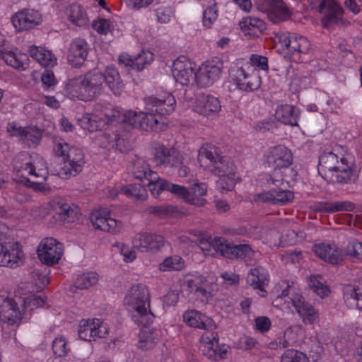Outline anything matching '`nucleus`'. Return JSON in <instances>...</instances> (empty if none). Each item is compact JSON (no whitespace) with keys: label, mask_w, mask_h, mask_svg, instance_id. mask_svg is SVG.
Instances as JSON below:
<instances>
[{"label":"nucleus","mask_w":362,"mask_h":362,"mask_svg":"<svg viewBox=\"0 0 362 362\" xmlns=\"http://www.w3.org/2000/svg\"><path fill=\"white\" fill-rule=\"evenodd\" d=\"M197 160L201 166L206 164L213 174L220 177L218 184L222 189L231 190L233 188L235 183V166L229 158L220 156L214 146H203L199 151Z\"/></svg>","instance_id":"1"},{"label":"nucleus","mask_w":362,"mask_h":362,"mask_svg":"<svg viewBox=\"0 0 362 362\" xmlns=\"http://www.w3.org/2000/svg\"><path fill=\"white\" fill-rule=\"evenodd\" d=\"M102 72L91 70L72 78L66 83V89L74 96L83 101H92L100 96L104 90Z\"/></svg>","instance_id":"2"},{"label":"nucleus","mask_w":362,"mask_h":362,"mask_svg":"<svg viewBox=\"0 0 362 362\" xmlns=\"http://www.w3.org/2000/svg\"><path fill=\"white\" fill-rule=\"evenodd\" d=\"M317 170L321 177L329 183L346 184L354 180L353 170L346 158L339 157L329 151L319 157Z\"/></svg>","instance_id":"3"},{"label":"nucleus","mask_w":362,"mask_h":362,"mask_svg":"<svg viewBox=\"0 0 362 362\" xmlns=\"http://www.w3.org/2000/svg\"><path fill=\"white\" fill-rule=\"evenodd\" d=\"M124 303L132 312V318L137 325H150L154 315L150 310V296L147 287L143 284L133 285L124 298Z\"/></svg>","instance_id":"4"},{"label":"nucleus","mask_w":362,"mask_h":362,"mask_svg":"<svg viewBox=\"0 0 362 362\" xmlns=\"http://www.w3.org/2000/svg\"><path fill=\"white\" fill-rule=\"evenodd\" d=\"M146 110V112L129 110L123 114L114 110L111 114H105L106 124L122 123L145 131L159 129L158 125L161 119L155 111Z\"/></svg>","instance_id":"5"},{"label":"nucleus","mask_w":362,"mask_h":362,"mask_svg":"<svg viewBox=\"0 0 362 362\" xmlns=\"http://www.w3.org/2000/svg\"><path fill=\"white\" fill-rule=\"evenodd\" d=\"M211 240L210 244L216 252L226 258L247 262L251 260L254 256V251L248 244L235 245L228 243L225 238L221 237H215Z\"/></svg>","instance_id":"6"},{"label":"nucleus","mask_w":362,"mask_h":362,"mask_svg":"<svg viewBox=\"0 0 362 362\" xmlns=\"http://www.w3.org/2000/svg\"><path fill=\"white\" fill-rule=\"evenodd\" d=\"M267 162L269 167L274 170L272 177L279 174L282 177V170L287 169L293 163V153L284 146H276L269 151Z\"/></svg>","instance_id":"7"},{"label":"nucleus","mask_w":362,"mask_h":362,"mask_svg":"<svg viewBox=\"0 0 362 362\" xmlns=\"http://www.w3.org/2000/svg\"><path fill=\"white\" fill-rule=\"evenodd\" d=\"M49 206L54 212V217L63 224L73 223L80 219L79 208L73 203L66 202L62 197H56L49 202Z\"/></svg>","instance_id":"8"},{"label":"nucleus","mask_w":362,"mask_h":362,"mask_svg":"<svg viewBox=\"0 0 362 362\" xmlns=\"http://www.w3.org/2000/svg\"><path fill=\"white\" fill-rule=\"evenodd\" d=\"M37 252L42 263L53 265L58 263L63 255L62 244L52 238H45L40 243Z\"/></svg>","instance_id":"9"},{"label":"nucleus","mask_w":362,"mask_h":362,"mask_svg":"<svg viewBox=\"0 0 362 362\" xmlns=\"http://www.w3.org/2000/svg\"><path fill=\"white\" fill-rule=\"evenodd\" d=\"M182 290L192 298L207 302L211 298V284L200 276L186 280L182 285Z\"/></svg>","instance_id":"10"},{"label":"nucleus","mask_w":362,"mask_h":362,"mask_svg":"<svg viewBox=\"0 0 362 362\" xmlns=\"http://www.w3.org/2000/svg\"><path fill=\"white\" fill-rule=\"evenodd\" d=\"M11 21L16 30H27L40 25L42 17L37 10L23 8L12 16Z\"/></svg>","instance_id":"11"},{"label":"nucleus","mask_w":362,"mask_h":362,"mask_svg":"<svg viewBox=\"0 0 362 362\" xmlns=\"http://www.w3.org/2000/svg\"><path fill=\"white\" fill-rule=\"evenodd\" d=\"M318 11L323 16L321 23L325 28L338 24L342 19L343 9L334 0H322Z\"/></svg>","instance_id":"12"},{"label":"nucleus","mask_w":362,"mask_h":362,"mask_svg":"<svg viewBox=\"0 0 362 362\" xmlns=\"http://www.w3.org/2000/svg\"><path fill=\"white\" fill-rule=\"evenodd\" d=\"M222 69L223 62L220 60L208 62L195 74L196 83L201 87H206L213 84L219 78Z\"/></svg>","instance_id":"13"},{"label":"nucleus","mask_w":362,"mask_h":362,"mask_svg":"<svg viewBox=\"0 0 362 362\" xmlns=\"http://www.w3.org/2000/svg\"><path fill=\"white\" fill-rule=\"evenodd\" d=\"M23 251L21 250L20 244L18 242L1 244V267L16 268L23 264Z\"/></svg>","instance_id":"14"},{"label":"nucleus","mask_w":362,"mask_h":362,"mask_svg":"<svg viewBox=\"0 0 362 362\" xmlns=\"http://www.w3.org/2000/svg\"><path fill=\"white\" fill-rule=\"evenodd\" d=\"M262 10L274 23L288 20L291 14L283 0H264Z\"/></svg>","instance_id":"15"},{"label":"nucleus","mask_w":362,"mask_h":362,"mask_svg":"<svg viewBox=\"0 0 362 362\" xmlns=\"http://www.w3.org/2000/svg\"><path fill=\"white\" fill-rule=\"evenodd\" d=\"M175 99L171 94L156 98L148 96L144 98L145 109L155 111L162 119L163 116L170 115L175 110Z\"/></svg>","instance_id":"16"},{"label":"nucleus","mask_w":362,"mask_h":362,"mask_svg":"<svg viewBox=\"0 0 362 362\" xmlns=\"http://www.w3.org/2000/svg\"><path fill=\"white\" fill-rule=\"evenodd\" d=\"M153 159L157 166L171 168L180 164V153L174 148L158 143L153 148Z\"/></svg>","instance_id":"17"},{"label":"nucleus","mask_w":362,"mask_h":362,"mask_svg":"<svg viewBox=\"0 0 362 362\" xmlns=\"http://www.w3.org/2000/svg\"><path fill=\"white\" fill-rule=\"evenodd\" d=\"M164 238L153 233H139L133 240V247L142 252H156L164 246Z\"/></svg>","instance_id":"18"},{"label":"nucleus","mask_w":362,"mask_h":362,"mask_svg":"<svg viewBox=\"0 0 362 362\" xmlns=\"http://www.w3.org/2000/svg\"><path fill=\"white\" fill-rule=\"evenodd\" d=\"M233 80L240 90L247 92L257 90L262 83L257 71L253 69L248 72L243 67L237 69Z\"/></svg>","instance_id":"19"},{"label":"nucleus","mask_w":362,"mask_h":362,"mask_svg":"<svg viewBox=\"0 0 362 362\" xmlns=\"http://www.w3.org/2000/svg\"><path fill=\"white\" fill-rule=\"evenodd\" d=\"M64 167L59 174L66 178L68 176H76L82 170L84 165V155L83 151L77 148L71 147L66 153Z\"/></svg>","instance_id":"20"},{"label":"nucleus","mask_w":362,"mask_h":362,"mask_svg":"<svg viewBox=\"0 0 362 362\" xmlns=\"http://www.w3.org/2000/svg\"><path fill=\"white\" fill-rule=\"evenodd\" d=\"M292 305L298 314L302 317L305 324L313 325L319 318L318 312L305 298L298 294H294L291 298Z\"/></svg>","instance_id":"21"},{"label":"nucleus","mask_w":362,"mask_h":362,"mask_svg":"<svg viewBox=\"0 0 362 362\" xmlns=\"http://www.w3.org/2000/svg\"><path fill=\"white\" fill-rule=\"evenodd\" d=\"M313 251L317 257L332 264H338L345 258L344 250L334 244L315 245Z\"/></svg>","instance_id":"22"},{"label":"nucleus","mask_w":362,"mask_h":362,"mask_svg":"<svg viewBox=\"0 0 362 362\" xmlns=\"http://www.w3.org/2000/svg\"><path fill=\"white\" fill-rule=\"evenodd\" d=\"M185 57H179L174 61L172 66V74L176 82L182 86H187L191 79H195L194 69L192 64L185 62Z\"/></svg>","instance_id":"23"},{"label":"nucleus","mask_w":362,"mask_h":362,"mask_svg":"<svg viewBox=\"0 0 362 362\" xmlns=\"http://www.w3.org/2000/svg\"><path fill=\"white\" fill-rule=\"evenodd\" d=\"M88 45L83 39L78 38L72 41L67 55L69 64L74 67H80L86 59Z\"/></svg>","instance_id":"24"},{"label":"nucleus","mask_w":362,"mask_h":362,"mask_svg":"<svg viewBox=\"0 0 362 362\" xmlns=\"http://www.w3.org/2000/svg\"><path fill=\"white\" fill-rule=\"evenodd\" d=\"M132 173L133 176L142 182L146 181V185L151 187H153L154 183L158 180V175L149 168L148 165L145 160L141 158H136L132 165Z\"/></svg>","instance_id":"25"},{"label":"nucleus","mask_w":362,"mask_h":362,"mask_svg":"<svg viewBox=\"0 0 362 362\" xmlns=\"http://www.w3.org/2000/svg\"><path fill=\"white\" fill-rule=\"evenodd\" d=\"M280 42L283 47H286L290 52L295 54H305L308 52L310 43L306 37L298 35L293 33H289L288 35H282Z\"/></svg>","instance_id":"26"},{"label":"nucleus","mask_w":362,"mask_h":362,"mask_svg":"<svg viewBox=\"0 0 362 362\" xmlns=\"http://www.w3.org/2000/svg\"><path fill=\"white\" fill-rule=\"evenodd\" d=\"M90 221L95 228L111 233L119 232L122 226L120 221L110 217V213L105 210L92 214Z\"/></svg>","instance_id":"27"},{"label":"nucleus","mask_w":362,"mask_h":362,"mask_svg":"<svg viewBox=\"0 0 362 362\" xmlns=\"http://www.w3.org/2000/svg\"><path fill=\"white\" fill-rule=\"evenodd\" d=\"M200 341L199 351L209 359L215 360L217 354L223 357V355L226 354V349H222L219 347L218 338L216 334L211 333V336L203 335Z\"/></svg>","instance_id":"28"},{"label":"nucleus","mask_w":362,"mask_h":362,"mask_svg":"<svg viewBox=\"0 0 362 362\" xmlns=\"http://www.w3.org/2000/svg\"><path fill=\"white\" fill-rule=\"evenodd\" d=\"M150 191L153 196H158L163 191H168L175 196L184 199L186 202L187 197V187L172 183L165 179L157 180L154 183L153 187L150 188Z\"/></svg>","instance_id":"29"},{"label":"nucleus","mask_w":362,"mask_h":362,"mask_svg":"<svg viewBox=\"0 0 362 362\" xmlns=\"http://www.w3.org/2000/svg\"><path fill=\"white\" fill-rule=\"evenodd\" d=\"M103 85L108 87L109 90L115 95H120L124 89L123 83L119 71L114 67L108 66L105 69L104 73H102Z\"/></svg>","instance_id":"30"},{"label":"nucleus","mask_w":362,"mask_h":362,"mask_svg":"<svg viewBox=\"0 0 362 362\" xmlns=\"http://www.w3.org/2000/svg\"><path fill=\"white\" fill-rule=\"evenodd\" d=\"M221 103L217 98L205 95L199 97L194 107L197 113L204 116L215 115L221 110Z\"/></svg>","instance_id":"31"},{"label":"nucleus","mask_w":362,"mask_h":362,"mask_svg":"<svg viewBox=\"0 0 362 362\" xmlns=\"http://www.w3.org/2000/svg\"><path fill=\"white\" fill-rule=\"evenodd\" d=\"M269 181L274 185L272 192L274 196L275 204L285 205L294 199L293 192L285 189L283 177L275 178L271 176Z\"/></svg>","instance_id":"32"},{"label":"nucleus","mask_w":362,"mask_h":362,"mask_svg":"<svg viewBox=\"0 0 362 362\" xmlns=\"http://www.w3.org/2000/svg\"><path fill=\"white\" fill-rule=\"evenodd\" d=\"M344 299L349 308L362 310V279L356 282L354 286L345 288Z\"/></svg>","instance_id":"33"},{"label":"nucleus","mask_w":362,"mask_h":362,"mask_svg":"<svg viewBox=\"0 0 362 362\" xmlns=\"http://www.w3.org/2000/svg\"><path fill=\"white\" fill-rule=\"evenodd\" d=\"M269 274L262 267L258 266L251 269L247 275V282L255 289L267 293L264 290L265 285L269 283Z\"/></svg>","instance_id":"34"},{"label":"nucleus","mask_w":362,"mask_h":362,"mask_svg":"<svg viewBox=\"0 0 362 362\" xmlns=\"http://www.w3.org/2000/svg\"><path fill=\"white\" fill-rule=\"evenodd\" d=\"M240 27L245 35L259 37L266 30V24L258 18H245L240 22Z\"/></svg>","instance_id":"35"},{"label":"nucleus","mask_w":362,"mask_h":362,"mask_svg":"<svg viewBox=\"0 0 362 362\" xmlns=\"http://www.w3.org/2000/svg\"><path fill=\"white\" fill-rule=\"evenodd\" d=\"M300 111L293 105H282L276 110L275 117L281 122L291 127L298 126Z\"/></svg>","instance_id":"36"},{"label":"nucleus","mask_w":362,"mask_h":362,"mask_svg":"<svg viewBox=\"0 0 362 362\" xmlns=\"http://www.w3.org/2000/svg\"><path fill=\"white\" fill-rule=\"evenodd\" d=\"M143 327L139 333V340L138 347L144 351L153 349L159 340V331L157 329H150L149 325H140Z\"/></svg>","instance_id":"37"},{"label":"nucleus","mask_w":362,"mask_h":362,"mask_svg":"<svg viewBox=\"0 0 362 362\" xmlns=\"http://www.w3.org/2000/svg\"><path fill=\"white\" fill-rule=\"evenodd\" d=\"M30 56L43 66H54L57 59L51 52L41 47L33 46L28 50Z\"/></svg>","instance_id":"38"},{"label":"nucleus","mask_w":362,"mask_h":362,"mask_svg":"<svg viewBox=\"0 0 362 362\" xmlns=\"http://www.w3.org/2000/svg\"><path fill=\"white\" fill-rule=\"evenodd\" d=\"M66 14L69 21L74 25L83 27L88 25V18L82 6L72 4L66 8Z\"/></svg>","instance_id":"39"},{"label":"nucleus","mask_w":362,"mask_h":362,"mask_svg":"<svg viewBox=\"0 0 362 362\" xmlns=\"http://www.w3.org/2000/svg\"><path fill=\"white\" fill-rule=\"evenodd\" d=\"M187 197L186 202L193 205L203 206L204 200L201 197L206 194L207 188L204 183H194L189 187H187Z\"/></svg>","instance_id":"40"},{"label":"nucleus","mask_w":362,"mask_h":362,"mask_svg":"<svg viewBox=\"0 0 362 362\" xmlns=\"http://www.w3.org/2000/svg\"><path fill=\"white\" fill-rule=\"evenodd\" d=\"M0 318L3 321L9 322L21 318V312L13 299H8L1 305Z\"/></svg>","instance_id":"41"},{"label":"nucleus","mask_w":362,"mask_h":362,"mask_svg":"<svg viewBox=\"0 0 362 362\" xmlns=\"http://www.w3.org/2000/svg\"><path fill=\"white\" fill-rule=\"evenodd\" d=\"M16 49L3 46L0 48V57L9 66L19 69L23 66V54H18Z\"/></svg>","instance_id":"42"},{"label":"nucleus","mask_w":362,"mask_h":362,"mask_svg":"<svg viewBox=\"0 0 362 362\" xmlns=\"http://www.w3.org/2000/svg\"><path fill=\"white\" fill-rule=\"evenodd\" d=\"M183 320L190 327L203 329L206 328V321L209 320L206 315L195 310L185 312Z\"/></svg>","instance_id":"43"},{"label":"nucleus","mask_w":362,"mask_h":362,"mask_svg":"<svg viewBox=\"0 0 362 362\" xmlns=\"http://www.w3.org/2000/svg\"><path fill=\"white\" fill-rule=\"evenodd\" d=\"M98 321H94V319L82 320L78 326V336L79 337L87 341H95V327L98 325Z\"/></svg>","instance_id":"44"},{"label":"nucleus","mask_w":362,"mask_h":362,"mask_svg":"<svg viewBox=\"0 0 362 362\" xmlns=\"http://www.w3.org/2000/svg\"><path fill=\"white\" fill-rule=\"evenodd\" d=\"M14 168L18 175L23 179L21 182H24L25 185H28L29 187H34L35 185H40L38 182H35L34 181H30L28 178L25 177V175H27L38 177V175L35 172V168L30 161H26L25 163L20 165L15 163Z\"/></svg>","instance_id":"45"},{"label":"nucleus","mask_w":362,"mask_h":362,"mask_svg":"<svg viewBox=\"0 0 362 362\" xmlns=\"http://www.w3.org/2000/svg\"><path fill=\"white\" fill-rule=\"evenodd\" d=\"M98 275L93 272L80 275L75 281V286L78 289H86L97 284Z\"/></svg>","instance_id":"46"},{"label":"nucleus","mask_w":362,"mask_h":362,"mask_svg":"<svg viewBox=\"0 0 362 362\" xmlns=\"http://www.w3.org/2000/svg\"><path fill=\"white\" fill-rule=\"evenodd\" d=\"M78 121L81 128L88 129L89 132L97 131L102 127V122L97 120L95 116L88 113L83 115Z\"/></svg>","instance_id":"47"},{"label":"nucleus","mask_w":362,"mask_h":362,"mask_svg":"<svg viewBox=\"0 0 362 362\" xmlns=\"http://www.w3.org/2000/svg\"><path fill=\"white\" fill-rule=\"evenodd\" d=\"M308 359L303 352L296 349H287L281 355L280 362H308Z\"/></svg>","instance_id":"48"},{"label":"nucleus","mask_w":362,"mask_h":362,"mask_svg":"<svg viewBox=\"0 0 362 362\" xmlns=\"http://www.w3.org/2000/svg\"><path fill=\"white\" fill-rule=\"evenodd\" d=\"M153 60V54L150 51L142 50L136 57L134 58V69L141 71L146 64H149Z\"/></svg>","instance_id":"49"},{"label":"nucleus","mask_w":362,"mask_h":362,"mask_svg":"<svg viewBox=\"0 0 362 362\" xmlns=\"http://www.w3.org/2000/svg\"><path fill=\"white\" fill-rule=\"evenodd\" d=\"M183 267V261L178 256L168 257L160 264V269L165 272L179 270Z\"/></svg>","instance_id":"50"},{"label":"nucleus","mask_w":362,"mask_h":362,"mask_svg":"<svg viewBox=\"0 0 362 362\" xmlns=\"http://www.w3.org/2000/svg\"><path fill=\"white\" fill-rule=\"evenodd\" d=\"M320 279H322V276L320 275L312 276L310 277V286L319 296L324 298L328 295L329 289Z\"/></svg>","instance_id":"51"},{"label":"nucleus","mask_w":362,"mask_h":362,"mask_svg":"<svg viewBox=\"0 0 362 362\" xmlns=\"http://www.w3.org/2000/svg\"><path fill=\"white\" fill-rule=\"evenodd\" d=\"M42 88L45 91H52L54 90L57 84L54 73L50 70H45L41 76Z\"/></svg>","instance_id":"52"},{"label":"nucleus","mask_w":362,"mask_h":362,"mask_svg":"<svg viewBox=\"0 0 362 362\" xmlns=\"http://www.w3.org/2000/svg\"><path fill=\"white\" fill-rule=\"evenodd\" d=\"M121 192L129 197H136L141 199L144 197L146 189H144L140 185H129L123 186L121 188Z\"/></svg>","instance_id":"53"},{"label":"nucleus","mask_w":362,"mask_h":362,"mask_svg":"<svg viewBox=\"0 0 362 362\" xmlns=\"http://www.w3.org/2000/svg\"><path fill=\"white\" fill-rule=\"evenodd\" d=\"M22 138L25 139L33 144H37L41 139V132L36 127H27L22 130Z\"/></svg>","instance_id":"54"},{"label":"nucleus","mask_w":362,"mask_h":362,"mask_svg":"<svg viewBox=\"0 0 362 362\" xmlns=\"http://www.w3.org/2000/svg\"><path fill=\"white\" fill-rule=\"evenodd\" d=\"M346 255L356 259H362V243L357 240L350 242L346 247Z\"/></svg>","instance_id":"55"},{"label":"nucleus","mask_w":362,"mask_h":362,"mask_svg":"<svg viewBox=\"0 0 362 362\" xmlns=\"http://www.w3.org/2000/svg\"><path fill=\"white\" fill-rule=\"evenodd\" d=\"M52 350L54 354L59 357L65 356L68 351L65 339L63 337L56 338L52 342Z\"/></svg>","instance_id":"56"},{"label":"nucleus","mask_w":362,"mask_h":362,"mask_svg":"<svg viewBox=\"0 0 362 362\" xmlns=\"http://www.w3.org/2000/svg\"><path fill=\"white\" fill-rule=\"evenodd\" d=\"M331 214L338 211H351L354 209V204L349 201L330 202Z\"/></svg>","instance_id":"57"},{"label":"nucleus","mask_w":362,"mask_h":362,"mask_svg":"<svg viewBox=\"0 0 362 362\" xmlns=\"http://www.w3.org/2000/svg\"><path fill=\"white\" fill-rule=\"evenodd\" d=\"M254 200L259 203L274 205V196L273 195L272 188L267 192L255 194Z\"/></svg>","instance_id":"58"},{"label":"nucleus","mask_w":362,"mask_h":362,"mask_svg":"<svg viewBox=\"0 0 362 362\" xmlns=\"http://www.w3.org/2000/svg\"><path fill=\"white\" fill-rule=\"evenodd\" d=\"M217 18V11L214 7L207 8L203 13V24L209 28Z\"/></svg>","instance_id":"59"},{"label":"nucleus","mask_w":362,"mask_h":362,"mask_svg":"<svg viewBox=\"0 0 362 362\" xmlns=\"http://www.w3.org/2000/svg\"><path fill=\"white\" fill-rule=\"evenodd\" d=\"M250 62L252 66H257L262 70L268 69V59L266 57L252 54L250 57Z\"/></svg>","instance_id":"60"},{"label":"nucleus","mask_w":362,"mask_h":362,"mask_svg":"<svg viewBox=\"0 0 362 362\" xmlns=\"http://www.w3.org/2000/svg\"><path fill=\"white\" fill-rule=\"evenodd\" d=\"M257 329L262 332L268 331L271 326L270 320L267 317H258L255 319Z\"/></svg>","instance_id":"61"},{"label":"nucleus","mask_w":362,"mask_h":362,"mask_svg":"<svg viewBox=\"0 0 362 362\" xmlns=\"http://www.w3.org/2000/svg\"><path fill=\"white\" fill-rule=\"evenodd\" d=\"M174 206L171 205H160L152 207L151 212L153 214L164 216L174 212Z\"/></svg>","instance_id":"62"},{"label":"nucleus","mask_w":362,"mask_h":362,"mask_svg":"<svg viewBox=\"0 0 362 362\" xmlns=\"http://www.w3.org/2000/svg\"><path fill=\"white\" fill-rule=\"evenodd\" d=\"M92 26L101 35H106L109 30V23L105 19H100L98 22H93Z\"/></svg>","instance_id":"63"},{"label":"nucleus","mask_w":362,"mask_h":362,"mask_svg":"<svg viewBox=\"0 0 362 362\" xmlns=\"http://www.w3.org/2000/svg\"><path fill=\"white\" fill-rule=\"evenodd\" d=\"M330 206V202H317L312 205L311 209L316 212L331 214V211H329L331 210Z\"/></svg>","instance_id":"64"}]
</instances>
